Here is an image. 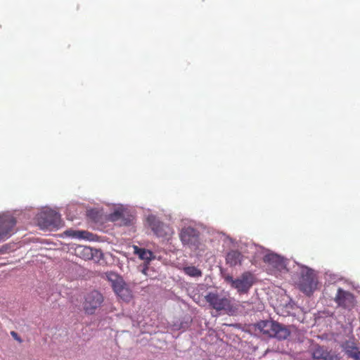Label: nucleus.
I'll return each mask as SVG.
<instances>
[{
	"mask_svg": "<svg viewBox=\"0 0 360 360\" xmlns=\"http://www.w3.org/2000/svg\"><path fill=\"white\" fill-rule=\"evenodd\" d=\"M256 328L263 335L278 340H285L290 335V331L285 326L271 320L261 321L257 323Z\"/></svg>",
	"mask_w": 360,
	"mask_h": 360,
	"instance_id": "obj_1",
	"label": "nucleus"
},
{
	"mask_svg": "<svg viewBox=\"0 0 360 360\" xmlns=\"http://www.w3.org/2000/svg\"><path fill=\"white\" fill-rule=\"evenodd\" d=\"M37 221L42 229H58L62 224L60 215L52 210H46L41 212L38 214Z\"/></svg>",
	"mask_w": 360,
	"mask_h": 360,
	"instance_id": "obj_2",
	"label": "nucleus"
},
{
	"mask_svg": "<svg viewBox=\"0 0 360 360\" xmlns=\"http://www.w3.org/2000/svg\"><path fill=\"white\" fill-rule=\"evenodd\" d=\"M298 285L304 294L311 295L317 285V278L314 271L308 268L302 270Z\"/></svg>",
	"mask_w": 360,
	"mask_h": 360,
	"instance_id": "obj_3",
	"label": "nucleus"
},
{
	"mask_svg": "<svg viewBox=\"0 0 360 360\" xmlns=\"http://www.w3.org/2000/svg\"><path fill=\"white\" fill-rule=\"evenodd\" d=\"M15 219L11 214H0V241L9 238L15 231Z\"/></svg>",
	"mask_w": 360,
	"mask_h": 360,
	"instance_id": "obj_4",
	"label": "nucleus"
},
{
	"mask_svg": "<svg viewBox=\"0 0 360 360\" xmlns=\"http://www.w3.org/2000/svg\"><path fill=\"white\" fill-rule=\"evenodd\" d=\"M103 302V297L102 294L97 290H92L84 297V310L88 314H94Z\"/></svg>",
	"mask_w": 360,
	"mask_h": 360,
	"instance_id": "obj_5",
	"label": "nucleus"
},
{
	"mask_svg": "<svg viewBox=\"0 0 360 360\" xmlns=\"http://www.w3.org/2000/svg\"><path fill=\"white\" fill-rule=\"evenodd\" d=\"M180 239L184 245H187L191 250H195L199 248V232L191 227L182 229L179 234Z\"/></svg>",
	"mask_w": 360,
	"mask_h": 360,
	"instance_id": "obj_6",
	"label": "nucleus"
},
{
	"mask_svg": "<svg viewBox=\"0 0 360 360\" xmlns=\"http://www.w3.org/2000/svg\"><path fill=\"white\" fill-rule=\"evenodd\" d=\"M205 299L210 306L217 311L226 310L231 306V300L228 297L217 292L207 293Z\"/></svg>",
	"mask_w": 360,
	"mask_h": 360,
	"instance_id": "obj_7",
	"label": "nucleus"
},
{
	"mask_svg": "<svg viewBox=\"0 0 360 360\" xmlns=\"http://www.w3.org/2000/svg\"><path fill=\"white\" fill-rule=\"evenodd\" d=\"M252 279L250 273H243L240 278L235 279L232 288L236 289L239 293H247L253 284Z\"/></svg>",
	"mask_w": 360,
	"mask_h": 360,
	"instance_id": "obj_8",
	"label": "nucleus"
},
{
	"mask_svg": "<svg viewBox=\"0 0 360 360\" xmlns=\"http://www.w3.org/2000/svg\"><path fill=\"white\" fill-rule=\"evenodd\" d=\"M149 226L158 237H165L167 235L169 227L159 221L155 216L150 215L147 218Z\"/></svg>",
	"mask_w": 360,
	"mask_h": 360,
	"instance_id": "obj_9",
	"label": "nucleus"
},
{
	"mask_svg": "<svg viewBox=\"0 0 360 360\" xmlns=\"http://www.w3.org/2000/svg\"><path fill=\"white\" fill-rule=\"evenodd\" d=\"M313 358L317 360H340V358L334 352L328 351L326 348L316 346L312 352Z\"/></svg>",
	"mask_w": 360,
	"mask_h": 360,
	"instance_id": "obj_10",
	"label": "nucleus"
},
{
	"mask_svg": "<svg viewBox=\"0 0 360 360\" xmlns=\"http://www.w3.org/2000/svg\"><path fill=\"white\" fill-rule=\"evenodd\" d=\"M335 302L339 306L344 308H350L354 306V297L352 293L340 288L335 297Z\"/></svg>",
	"mask_w": 360,
	"mask_h": 360,
	"instance_id": "obj_11",
	"label": "nucleus"
},
{
	"mask_svg": "<svg viewBox=\"0 0 360 360\" xmlns=\"http://www.w3.org/2000/svg\"><path fill=\"white\" fill-rule=\"evenodd\" d=\"M265 263L276 269H281L284 266V259L280 255L271 252L266 254L263 258Z\"/></svg>",
	"mask_w": 360,
	"mask_h": 360,
	"instance_id": "obj_12",
	"label": "nucleus"
},
{
	"mask_svg": "<svg viewBox=\"0 0 360 360\" xmlns=\"http://www.w3.org/2000/svg\"><path fill=\"white\" fill-rule=\"evenodd\" d=\"M108 281L111 283L113 290L117 293L120 289L127 285L122 277L115 273H109L107 275Z\"/></svg>",
	"mask_w": 360,
	"mask_h": 360,
	"instance_id": "obj_13",
	"label": "nucleus"
},
{
	"mask_svg": "<svg viewBox=\"0 0 360 360\" xmlns=\"http://www.w3.org/2000/svg\"><path fill=\"white\" fill-rule=\"evenodd\" d=\"M243 256L240 252L238 250H231L226 257V264L231 266L241 264Z\"/></svg>",
	"mask_w": 360,
	"mask_h": 360,
	"instance_id": "obj_14",
	"label": "nucleus"
},
{
	"mask_svg": "<svg viewBox=\"0 0 360 360\" xmlns=\"http://www.w3.org/2000/svg\"><path fill=\"white\" fill-rule=\"evenodd\" d=\"M77 254L84 260H89L93 258V250L86 246H79L76 249Z\"/></svg>",
	"mask_w": 360,
	"mask_h": 360,
	"instance_id": "obj_15",
	"label": "nucleus"
},
{
	"mask_svg": "<svg viewBox=\"0 0 360 360\" xmlns=\"http://www.w3.org/2000/svg\"><path fill=\"white\" fill-rule=\"evenodd\" d=\"M134 252L139 255L140 259L147 262L150 261L153 258V252L144 248H139L137 246H134Z\"/></svg>",
	"mask_w": 360,
	"mask_h": 360,
	"instance_id": "obj_16",
	"label": "nucleus"
},
{
	"mask_svg": "<svg viewBox=\"0 0 360 360\" xmlns=\"http://www.w3.org/2000/svg\"><path fill=\"white\" fill-rule=\"evenodd\" d=\"M344 349H345V353L349 357H352L354 359H356V357L359 352L358 350V348L355 345V344L352 342H347L344 345Z\"/></svg>",
	"mask_w": 360,
	"mask_h": 360,
	"instance_id": "obj_17",
	"label": "nucleus"
},
{
	"mask_svg": "<svg viewBox=\"0 0 360 360\" xmlns=\"http://www.w3.org/2000/svg\"><path fill=\"white\" fill-rule=\"evenodd\" d=\"M116 295L120 297L124 302H129L132 298L131 291L126 285L123 288L120 289Z\"/></svg>",
	"mask_w": 360,
	"mask_h": 360,
	"instance_id": "obj_18",
	"label": "nucleus"
},
{
	"mask_svg": "<svg viewBox=\"0 0 360 360\" xmlns=\"http://www.w3.org/2000/svg\"><path fill=\"white\" fill-rule=\"evenodd\" d=\"M65 233L71 237H75L77 238H88L89 232L85 231H73V230H68L65 232Z\"/></svg>",
	"mask_w": 360,
	"mask_h": 360,
	"instance_id": "obj_19",
	"label": "nucleus"
},
{
	"mask_svg": "<svg viewBox=\"0 0 360 360\" xmlns=\"http://www.w3.org/2000/svg\"><path fill=\"white\" fill-rule=\"evenodd\" d=\"M87 217L94 222H98L101 219V214L100 211L96 209H91L87 211Z\"/></svg>",
	"mask_w": 360,
	"mask_h": 360,
	"instance_id": "obj_20",
	"label": "nucleus"
},
{
	"mask_svg": "<svg viewBox=\"0 0 360 360\" xmlns=\"http://www.w3.org/2000/svg\"><path fill=\"white\" fill-rule=\"evenodd\" d=\"M184 271L187 275L193 277H199L202 275L201 271L195 266L186 267Z\"/></svg>",
	"mask_w": 360,
	"mask_h": 360,
	"instance_id": "obj_21",
	"label": "nucleus"
},
{
	"mask_svg": "<svg viewBox=\"0 0 360 360\" xmlns=\"http://www.w3.org/2000/svg\"><path fill=\"white\" fill-rule=\"evenodd\" d=\"M224 280L226 282L229 283L231 284V287H233V282H234L235 279H233V278L231 276H230V275L225 276H224Z\"/></svg>",
	"mask_w": 360,
	"mask_h": 360,
	"instance_id": "obj_22",
	"label": "nucleus"
},
{
	"mask_svg": "<svg viewBox=\"0 0 360 360\" xmlns=\"http://www.w3.org/2000/svg\"><path fill=\"white\" fill-rule=\"evenodd\" d=\"M11 335H12V337L16 340L18 342H22V339L19 337V335H18V333L15 331H11Z\"/></svg>",
	"mask_w": 360,
	"mask_h": 360,
	"instance_id": "obj_23",
	"label": "nucleus"
},
{
	"mask_svg": "<svg viewBox=\"0 0 360 360\" xmlns=\"http://www.w3.org/2000/svg\"><path fill=\"white\" fill-rule=\"evenodd\" d=\"M7 250H8V246L6 245H4L2 246L1 248H0V254H4L5 252H7Z\"/></svg>",
	"mask_w": 360,
	"mask_h": 360,
	"instance_id": "obj_24",
	"label": "nucleus"
},
{
	"mask_svg": "<svg viewBox=\"0 0 360 360\" xmlns=\"http://www.w3.org/2000/svg\"><path fill=\"white\" fill-rule=\"evenodd\" d=\"M120 215H121V213L120 212L116 211L111 216V218H112V220H115V217H119Z\"/></svg>",
	"mask_w": 360,
	"mask_h": 360,
	"instance_id": "obj_25",
	"label": "nucleus"
},
{
	"mask_svg": "<svg viewBox=\"0 0 360 360\" xmlns=\"http://www.w3.org/2000/svg\"><path fill=\"white\" fill-rule=\"evenodd\" d=\"M355 359L356 360H360V351L359 352V353H358V354H357V356H356Z\"/></svg>",
	"mask_w": 360,
	"mask_h": 360,
	"instance_id": "obj_26",
	"label": "nucleus"
}]
</instances>
